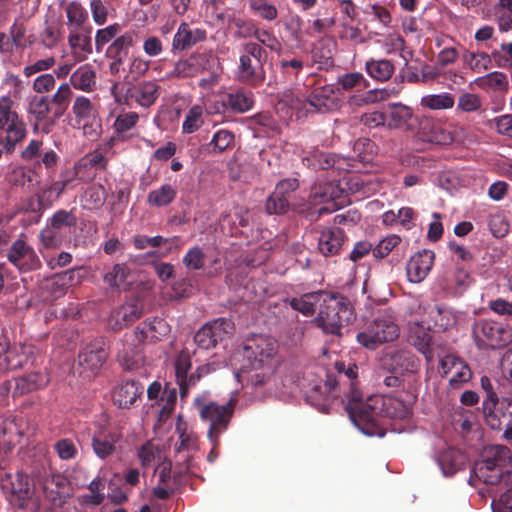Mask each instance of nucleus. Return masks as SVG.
<instances>
[{"label": "nucleus", "instance_id": "obj_59", "mask_svg": "<svg viewBox=\"0 0 512 512\" xmlns=\"http://www.w3.org/2000/svg\"><path fill=\"white\" fill-rule=\"evenodd\" d=\"M482 106V101L479 95L465 92L462 93L457 102V110L462 112L471 113L478 111Z\"/></svg>", "mask_w": 512, "mask_h": 512}, {"label": "nucleus", "instance_id": "obj_11", "mask_svg": "<svg viewBox=\"0 0 512 512\" xmlns=\"http://www.w3.org/2000/svg\"><path fill=\"white\" fill-rule=\"evenodd\" d=\"M312 198L315 205H322L319 208L320 213H331L350 203L342 179L314 188Z\"/></svg>", "mask_w": 512, "mask_h": 512}, {"label": "nucleus", "instance_id": "obj_60", "mask_svg": "<svg viewBox=\"0 0 512 512\" xmlns=\"http://www.w3.org/2000/svg\"><path fill=\"white\" fill-rule=\"evenodd\" d=\"M228 103L232 109L245 112L252 108L253 98L250 93L237 91L229 95Z\"/></svg>", "mask_w": 512, "mask_h": 512}, {"label": "nucleus", "instance_id": "obj_41", "mask_svg": "<svg viewBox=\"0 0 512 512\" xmlns=\"http://www.w3.org/2000/svg\"><path fill=\"white\" fill-rule=\"evenodd\" d=\"M63 9L67 17V25L70 29H79L87 20V11L83 5L74 0L70 2L62 1Z\"/></svg>", "mask_w": 512, "mask_h": 512}, {"label": "nucleus", "instance_id": "obj_56", "mask_svg": "<svg viewBox=\"0 0 512 512\" xmlns=\"http://www.w3.org/2000/svg\"><path fill=\"white\" fill-rule=\"evenodd\" d=\"M89 493L81 497L82 502L87 505L96 506L104 500L105 483L100 478H95L88 486Z\"/></svg>", "mask_w": 512, "mask_h": 512}, {"label": "nucleus", "instance_id": "obj_15", "mask_svg": "<svg viewBox=\"0 0 512 512\" xmlns=\"http://www.w3.org/2000/svg\"><path fill=\"white\" fill-rule=\"evenodd\" d=\"M233 332L234 324L229 319L219 318L199 329L194 336V341L199 348L209 349Z\"/></svg>", "mask_w": 512, "mask_h": 512}, {"label": "nucleus", "instance_id": "obj_58", "mask_svg": "<svg viewBox=\"0 0 512 512\" xmlns=\"http://www.w3.org/2000/svg\"><path fill=\"white\" fill-rule=\"evenodd\" d=\"M447 281L450 288L457 293H461L470 285L471 278L465 269L456 268Z\"/></svg>", "mask_w": 512, "mask_h": 512}, {"label": "nucleus", "instance_id": "obj_55", "mask_svg": "<svg viewBox=\"0 0 512 512\" xmlns=\"http://www.w3.org/2000/svg\"><path fill=\"white\" fill-rule=\"evenodd\" d=\"M251 11L266 21H274L278 17L277 7L268 0H249Z\"/></svg>", "mask_w": 512, "mask_h": 512}, {"label": "nucleus", "instance_id": "obj_38", "mask_svg": "<svg viewBox=\"0 0 512 512\" xmlns=\"http://www.w3.org/2000/svg\"><path fill=\"white\" fill-rule=\"evenodd\" d=\"M68 43L76 61H83L92 52L90 37L78 29H70Z\"/></svg>", "mask_w": 512, "mask_h": 512}, {"label": "nucleus", "instance_id": "obj_26", "mask_svg": "<svg viewBox=\"0 0 512 512\" xmlns=\"http://www.w3.org/2000/svg\"><path fill=\"white\" fill-rule=\"evenodd\" d=\"M147 395L150 400L160 397L159 421H165L174 411L177 402V393L175 389H165L162 391L158 382H153L147 389Z\"/></svg>", "mask_w": 512, "mask_h": 512}, {"label": "nucleus", "instance_id": "obj_49", "mask_svg": "<svg viewBox=\"0 0 512 512\" xmlns=\"http://www.w3.org/2000/svg\"><path fill=\"white\" fill-rule=\"evenodd\" d=\"M134 97L140 106L149 107L158 97V85L154 82L141 83L135 89Z\"/></svg>", "mask_w": 512, "mask_h": 512}, {"label": "nucleus", "instance_id": "obj_13", "mask_svg": "<svg viewBox=\"0 0 512 512\" xmlns=\"http://www.w3.org/2000/svg\"><path fill=\"white\" fill-rule=\"evenodd\" d=\"M333 89L330 86H323L314 90L308 99L290 93L286 95L285 100L294 110L305 109L309 111L325 112L336 107L335 100L332 97Z\"/></svg>", "mask_w": 512, "mask_h": 512}, {"label": "nucleus", "instance_id": "obj_63", "mask_svg": "<svg viewBox=\"0 0 512 512\" xmlns=\"http://www.w3.org/2000/svg\"><path fill=\"white\" fill-rule=\"evenodd\" d=\"M92 446L95 454L101 459L109 457L115 449L113 439L107 436H93Z\"/></svg>", "mask_w": 512, "mask_h": 512}, {"label": "nucleus", "instance_id": "obj_61", "mask_svg": "<svg viewBox=\"0 0 512 512\" xmlns=\"http://www.w3.org/2000/svg\"><path fill=\"white\" fill-rule=\"evenodd\" d=\"M385 99L384 91L369 90L362 94H356L350 97L349 103L351 106L360 107L366 104L376 103Z\"/></svg>", "mask_w": 512, "mask_h": 512}, {"label": "nucleus", "instance_id": "obj_24", "mask_svg": "<svg viewBox=\"0 0 512 512\" xmlns=\"http://www.w3.org/2000/svg\"><path fill=\"white\" fill-rule=\"evenodd\" d=\"M418 137L429 143L448 145L453 141V134L440 122L430 118L423 119L419 124Z\"/></svg>", "mask_w": 512, "mask_h": 512}, {"label": "nucleus", "instance_id": "obj_34", "mask_svg": "<svg viewBox=\"0 0 512 512\" xmlns=\"http://www.w3.org/2000/svg\"><path fill=\"white\" fill-rule=\"evenodd\" d=\"M383 366L393 373H403L413 371L416 368V361L409 352L396 351L384 356Z\"/></svg>", "mask_w": 512, "mask_h": 512}, {"label": "nucleus", "instance_id": "obj_16", "mask_svg": "<svg viewBox=\"0 0 512 512\" xmlns=\"http://www.w3.org/2000/svg\"><path fill=\"white\" fill-rule=\"evenodd\" d=\"M219 61L211 53H194L188 58L175 63L172 75L176 77H190L202 71L213 69Z\"/></svg>", "mask_w": 512, "mask_h": 512}, {"label": "nucleus", "instance_id": "obj_23", "mask_svg": "<svg viewBox=\"0 0 512 512\" xmlns=\"http://www.w3.org/2000/svg\"><path fill=\"white\" fill-rule=\"evenodd\" d=\"M108 356L105 343L96 342L87 346L79 355V366L83 368L80 373H86L87 377L95 372L104 364Z\"/></svg>", "mask_w": 512, "mask_h": 512}, {"label": "nucleus", "instance_id": "obj_21", "mask_svg": "<svg viewBox=\"0 0 512 512\" xmlns=\"http://www.w3.org/2000/svg\"><path fill=\"white\" fill-rule=\"evenodd\" d=\"M191 368V356L188 351H182L175 360V377L180 388L181 396L184 397L188 388L196 383L202 374L211 371L210 366L201 367L198 369V375L195 377L193 374L188 376V371Z\"/></svg>", "mask_w": 512, "mask_h": 512}, {"label": "nucleus", "instance_id": "obj_47", "mask_svg": "<svg viewBox=\"0 0 512 512\" xmlns=\"http://www.w3.org/2000/svg\"><path fill=\"white\" fill-rule=\"evenodd\" d=\"M335 369L340 375L344 376L350 381V394L348 403L352 400L353 394L358 398L362 399L361 392L357 389L355 380L358 376V367L354 363H345L344 361H338L335 363Z\"/></svg>", "mask_w": 512, "mask_h": 512}, {"label": "nucleus", "instance_id": "obj_8", "mask_svg": "<svg viewBox=\"0 0 512 512\" xmlns=\"http://www.w3.org/2000/svg\"><path fill=\"white\" fill-rule=\"evenodd\" d=\"M26 136V124L20 114L16 96H0V137L4 146L11 150Z\"/></svg>", "mask_w": 512, "mask_h": 512}, {"label": "nucleus", "instance_id": "obj_37", "mask_svg": "<svg viewBox=\"0 0 512 512\" xmlns=\"http://www.w3.org/2000/svg\"><path fill=\"white\" fill-rule=\"evenodd\" d=\"M343 240V232L339 228H325L319 237V250L325 256L335 255L339 252Z\"/></svg>", "mask_w": 512, "mask_h": 512}, {"label": "nucleus", "instance_id": "obj_52", "mask_svg": "<svg viewBox=\"0 0 512 512\" xmlns=\"http://www.w3.org/2000/svg\"><path fill=\"white\" fill-rule=\"evenodd\" d=\"M8 181L13 185L22 187H30L38 182L36 172L24 166L13 168L8 175Z\"/></svg>", "mask_w": 512, "mask_h": 512}, {"label": "nucleus", "instance_id": "obj_27", "mask_svg": "<svg viewBox=\"0 0 512 512\" xmlns=\"http://www.w3.org/2000/svg\"><path fill=\"white\" fill-rule=\"evenodd\" d=\"M206 31L204 29H191L187 23H181L172 40V50L184 51L195 44L206 39Z\"/></svg>", "mask_w": 512, "mask_h": 512}, {"label": "nucleus", "instance_id": "obj_5", "mask_svg": "<svg viewBox=\"0 0 512 512\" xmlns=\"http://www.w3.org/2000/svg\"><path fill=\"white\" fill-rule=\"evenodd\" d=\"M425 313L427 316L421 322H415L410 327V338L423 354H426L429 349L432 327L437 330H446L456 322L455 315L448 308L428 305Z\"/></svg>", "mask_w": 512, "mask_h": 512}, {"label": "nucleus", "instance_id": "obj_19", "mask_svg": "<svg viewBox=\"0 0 512 512\" xmlns=\"http://www.w3.org/2000/svg\"><path fill=\"white\" fill-rule=\"evenodd\" d=\"M143 312V304L138 297L130 298L122 306L114 309L107 320L112 330H120L137 320Z\"/></svg>", "mask_w": 512, "mask_h": 512}, {"label": "nucleus", "instance_id": "obj_31", "mask_svg": "<svg viewBox=\"0 0 512 512\" xmlns=\"http://www.w3.org/2000/svg\"><path fill=\"white\" fill-rule=\"evenodd\" d=\"M133 243L137 249H156L148 254L157 258H163L171 251V241L162 236L148 237L146 235H136L133 238Z\"/></svg>", "mask_w": 512, "mask_h": 512}, {"label": "nucleus", "instance_id": "obj_48", "mask_svg": "<svg viewBox=\"0 0 512 512\" xmlns=\"http://www.w3.org/2000/svg\"><path fill=\"white\" fill-rule=\"evenodd\" d=\"M138 457L143 467H149L151 465L156 466L166 458V455L157 444L148 442L141 447L138 452Z\"/></svg>", "mask_w": 512, "mask_h": 512}, {"label": "nucleus", "instance_id": "obj_4", "mask_svg": "<svg viewBox=\"0 0 512 512\" xmlns=\"http://www.w3.org/2000/svg\"><path fill=\"white\" fill-rule=\"evenodd\" d=\"M325 298V304L312 323L325 334L341 336L343 328L354 318L353 308L343 297L329 294Z\"/></svg>", "mask_w": 512, "mask_h": 512}, {"label": "nucleus", "instance_id": "obj_33", "mask_svg": "<svg viewBox=\"0 0 512 512\" xmlns=\"http://www.w3.org/2000/svg\"><path fill=\"white\" fill-rule=\"evenodd\" d=\"M494 412L486 414L487 424L497 429L504 425L507 429L512 430V399H503L496 402Z\"/></svg>", "mask_w": 512, "mask_h": 512}, {"label": "nucleus", "instance_id": "obj_9", "mask_svg": "<svg viewBox=\"0 0 512 512\" xmlns=\"http://www.w3.org/2000/svg\"><path fill=\"white\" fill-rule=\"evenodd\" d=\"M1 489L13 507L38 506L34 481L26 474H6L1 480Z\"/></svg>", "mask_w": 512, "mask_h": 512}, {"label": "nucleus", "instance_id": "obj_29", "mask_svg": "<svg viewBox=\"0 0 512 512\" xmlns=\"http://www.w3.org/2000/svg\"><path fill=\"white\" fill-rule=\"evenodd\" d=\"M325 296H329V293L323 291L307 293L299 298H293L290 301V305L294 310L299 311L303 315L311 316L315 312H320L326 302Z\"/></svg>", "mask_w": 512, "mask_h": 512}, {"label": "nucleus", "instance_id": "obj_30", "mask_svg": "<svg viewBox=\"0 0 512 512\" xmlns=\"http://www.w3.org/2000/svg\"><path fill=\"white\" fill-rule=\"evenodd\" d=\"M104 281L110 287L127 290L135 283L136 273L124 264H116L104 275Z\"/></svg>", "mask_w": 512, "mask_h": 512}, {"label": "nucleus", "instance_id": "obj_36", "mask_svg": "<svg viewBox=\"0 0 512 512\" xmlns=\"http://www.w3.org/2000/svg\"><path fill=\"white\" fill-rule=\"evenodd\" d=\"M176 432L179 436V443L176 444L177 453L181 454L187 452V455H183V458H190L191 452L197 450V437L191 431L186 422L183 421L181 415L177 418Z\"/></svg>", "mask_w": 512, "mask_h": 512}, {"label": "nucleus", "instance_id": "obj_46", "mask_svg": "<svg viewBox=\"0 0 512 512\" xmlns=\"http://www.w3.org/2000/svg\"><path fill=\"white\" fill-rule=\"evenodd\" d=\"M454 97L447 92L440 94H429L421 98V106L430 110H446L454 106Z\"/></svg>", "mask_w": 512, "mask_h": 512}, {"label": "nucleus", "instance_id": "obj_12", "mask_svg": "<svg viewBox=\"0 0 512 512\" xmlns=\"http://www.w3.org/2000/svg\"><path fill=\"white\" fill-rule=\"evenodd\" d=\"M72 111L75 115L76 125L82 129L83 134L91 140L98 138L101 132V121L96 107L86 97H77Z\"/></svg>", "mask_w": 512, "mask_h": 512}, {"label": "nucleus", "instance_id": "obj_43", "mask_svg": "<svg viewBox=\"0 0 512 512\" xmlns=\"http://www.w3.org/2000/svg\"><path fill=\"white\" fill-rule=\"evenodd\" d=\"M473 83L478 88L486 91H501L505 90L508 86L507 76L499 71H493L477 77Z\"/></svg>", "mask_w": 512, "mask_h": 512}, {"label": "nucleus", "instance_id": "obj_6", "mask_svg": "<svg viewBox=\"0 0 512 512\" xmlns=\"http://www.w3.org/2000/svg\"><path fill=\"white\" fill-rule=\"evenodd\" d=\"M203 393L194 399V407L202 421L209 424L208 438L215 446L219 435L224 432L233 414L234 399L231 398L224 404H218Z\"/></svg>", "mask_w": 512, "mask_h": 512}, {"label": "nucleus", "instance_id": "obj_10", "mask_svg": "<svg viewBox=\"0 0 512 512\" xmlns=\"http://www.w3.org/2000/svg\"><path fill=\"white\" fill-rule=\"evenodd\" d=\"M473 336L481 349L501 348L512 342V328L498 323L479 321L474 325Z\"/></svg>", "mask_w": 512, "mask_h": 512}, {"label": "nucleus", "instance_id": "obj_32", "mask_svg": "<svg viewBox=\"0 0 512 512\" xmlns=\"http://www.w3.org/2000/svg\"><path fill=\"white\" fill-rule=\"evenodd\" d=\"M463 67L473 73L481 74L492 66L491 54L484 51H471L463 49L461 52Z\"/></svg>", "mask_w": 512, "mask_h": 512}, {"label": "nucleus", "instance_id": "obj_22", "mask_svg": "<svg viewBox=\"0 0 512 512\" xmlns=\"http://www.w3.org/2000/svg\"><path fill=\"white\" fill-rule=\"evenodd\" d=\"M82 277L80 270L70 269L45 279L41 287L46 290L51 297L58 298L63 295L68 288L79 284Z\"/></svg>", "mask_w": 512, "mask_h": 512}, {"label": "nucleus", "instance_id": "obj_25", "mask_svg": "<svg viewBox=\"0 0 512 512\" xmlns=\"http://www.w3.org/2000/svg\"><path fill=\"white\" fill-rule=\"evenodd\" d=\"M434 262V253L431 250H422L414 254L408 261L406 273L412 283L422 282L429 274Z\"/></svg>", "mask_w": 512, "mask_h": 512}, {"label": "nucleus", "instance_id": "obj_50", "mask_svg": "<svg viewBox=\"0 0 512 512\" xmlns=\"http://www.w3.org/2000/svg\"><path fill=\"white\" fill-rule=\"evenodd\" d=\"M71 82L76 89L90 91L95 85V73L91 67L83 65L72 74Z\"/></svg>", "mask_w": 512, "mask_h": 512}, {"label": "nucleus", "instance_id": "obj_51", "mask_svg": "<svg viewBox=\"0 0 512 512\" xmlns=\"http://www.w3.org/2000/svg\"><path fill=\"white\" fill-rule=\"evenodd\" d=\"M204 124V109L200 105L192 106L185 115L182 132L191 134L196 132Z\"/></svg>", "mask_w": 512, "mask_h": 512}, {"label": "nucleus", "instance_id": "obj_45", "mask_svg": "<svg viewBox=\"0 0 512 512\" xmlns=\"http://www.w3.org/2000/svg\"><path fill=\"white\" fill-rule=\"evenodd\" d=\"M49 379L44 373H31L16 379V390L23 394L44 387Z\"/></svg>", "mask_w": 512, "mask_h": 512}, {"label": "nucleus", "instance_id": "obj_7", "mask_svg": "<svg viewBox=\"0 0 512 512\" xmlns=\"http://www.w3.org/2000/svg\"><path fill=\"white\" fill-rule=\"evenodd\" d=\"M399 333V326L392 313L382 311L364 324L356 339L362 347L374 350L384 343L396 340Z\"/></svg>", "mask_w": 512, "mask_h": 512}, {"label": "nucleus", "instance_id": "obj_18", "mask_svg": "<svg viewBox=\"0 0 512 512\" xmlns=\"http://www.w3.org/2000/svg\"><path fill=\"white\" fill-rule=\"evenodd\" d=\"M262 48L256 43H247L240 56L239 76L242 80L255 83L261 80L260 60Z\"/></svg>", "mask_w": 512, "mask_h": 512}, {"label": "nucleus", "instance_id": "obj_3", "mask_svg": "<svg viewBox=\"0 0 512 512\" xmlns=\"http://www.w3.org/2000/svg\"><path fill=\"white\" fill-rule=\"evenodd\" d=\"M374 148V143L369 139H359L354 146V150L358 152L357 159L332 156L314 149L302 157V162L307 167L313 169H327L332 167L339 171L360 173L362 166L372 161Z\"/></svg>", "mask_w": 512, "mask_h": 512}, {"label": "nucleus", "instance_id": "obj_57", "mask_svg": "<svg viewBox=\"0 0 512 512\" xmlns=\"http://www.w3.org/2000/svg\"><path fill=\"white\" fill-rule=\"evenodd\" d=\"M234 134L227 129L218 130L212 137L209 147L213 152H222L232 146Z\"/></svg>", "mask_w": 512, "mask_h": 512}, {"label": "nucleus", "instance_id": "obj_1", "mask_svg": "<svg viewBox=\"0 0 512 512\" xmlns=\"http://www.w3.org/2000/svg\"><path fill=\"white\" fill-rule=\"evenodd\" d=\"M414 397L371 395L364 401L354 394L346 410L353 424L367 436H384L378 425L379 416L404 419L410 415Z\"/></svg>", "mask_w": 512, "mask_h": 512}, {"label": "nucleus", "instance_id": "obj_20", "mask_svg": "<svg viewBox=\"0 0 512 512\" xmlns=\"http://www.w3.org/2000/svg\"><path fill=\"white\" fill-rule=\"evenodd\" d=\"M8 259L20 271L26 272L40 267V259L34 249L21 239L11 246Z\"/></svg>", "mask_w": 512, "mask_h": 512}, {"label": "nucleus", "instance_id": "obj_64", "mask_svg": "<svg viewBox=\"0 0 512 512\" xmlns=\"http://www.w3.org/2000/svg\"><path fill=\"white\" fill-rule=\"evenodd\" d=\"M471 376L470 368L462 361L460 364H456V369L451 372L447 379L452 388H458L462 383L469 381Z\"/></svg>", "mask_w": 512, "mask_h": 512}, {"label": "nucleus", "instance_id": "obj_62", "mask_svg": "<svg viewBox=\"0 0 512 512\" xmlns=\"http://www.w3.org/2000/svg\"><path fill=\"white\" fill-rule=\"evenodd\" d=\"M491 57L498 67L508 68L512 63V42L501 43L499 49L491 52Z\"/></svg>", "mask_w": 512, "mask_h": 512}, {"label": "nucleus", "instance_id": "obj_17", "mask_svg": "<svg viewBox=\"0 0 512 512\" xmlns=\"http://www.w3.org/2000/svg\"><path fill=\"white\" fill-rule=\"evenodd\" d=\"M491 452L494 458L487 457L477 462L474 467V474L484 483L495 484L501 479L500 461L507 455L508 450L503 446H496L491 449Z\"/></svg>", "mask_w": 512, "mask_h": 512}, {"label": "nucleus", "instance_id": "obj_42", "mask_svg": "<svg viewBox=\"0 0 512 512\" xmlns=\"http://www.w3.org/2000/svg\"><path fill=\"white\" fill-rule=\"evenodd\" d=\"M176 195V188L171 184L165 183L148 193L147 203L153 207L167 206L174 201Z\"/></svg>", "mask_w": 512, "mask_h": 512}, {"label": "nucleus", "instance_id": "obj_54", "mask_svg": "<svg viewBox=\"0 0 512 512\" xmlns=\"http://www.w3.org/2000/svg\"><path fill=\"white\" fill-rule=\"evenodd\" d=\"M106 200V192L102 185L94 184L90 186L82 196V203L89 209L101 207Z\"/></svg>", "mask_w": 512, "mask_h": 512}, {"label": "nucleus", "instance_id": "obj_39", "mask_svg": "<svg viewBox=\"0 0 512 512\" xmlns=\"http://www.w3.org/2000/svg\"><path fill=\"white\" fill-rule=\"evenodd\" d=\"M465 461V456L455 449H448L443 452L438 459L439 466L444 476H452L455 474L458 470L462 469Z\"/></svg>", "mask_w": 512, "mask_h": 512}, {"label": "nucleus", "instance_id": "obj_14", "mask_svg": "<svg viewBox=\"0 0 512 512\" xmlns=\"http://www.w3.org/2000/svg\"><path fill=\"white\" fill-rule=\"evenodd\" d=\"M34 348L31 345L10 346L4 336H0V370L10 371L23 367L30 360Z\"/></svg>", "mask_w": 512, "mask_h": 512}, {"label": "nucleus", "instance_id": "obj_28", "mask_svg": "<svg viewBox=\"0 0 512 512\" xmlns=\"http://www.w3.org/2000/svg\"><path fill=\"white\" fill-rule=\"evenodd\" d=\"M144 387L136 381H126L116 386L113 391V402L119 408H130L143 394Z\"/></svg>", "mask_w": 512, "mask_h": 512}, {"label": "nucleus", "instance_id": "obj_44", "mask_svg": "<svg viewBox=\"0 0 512 512\" xmlns=\"http://www.w3.org/2000/svg\"><path fill=\"white\" fill-rule=\"evenodd\" d=\"M493 11L499 31H512V0H498Z\"/></svg>", "mask_w": 512, "mask_h": 512}, {"label": "nucleus", "instance_id": "obj_40", "mask_svg": "<svg viewBox=\"0 0 512 512\" xmlns=\"http://www.w3.org/2000/svg\"><path fill=\"white\" fill-rule=\"evenodd\" d=\"M86 166V162H80L73 169L66 170L62 173L61 179L52 183L45 193L58 198L66 188L74 187L72 185L73 181L79 176L81 169Z\"/></svg>", "mask_w": 512, "mask_h": 512}, {"label": "nucleus", "instance_id": "obj_2", "mask_svg": "<svg viewBox=\"0 0 512 512\" xmlns=\"http://www.w3.org/2000/svg\"><path fill=\"white\" fill-rule=\"evenodd\" d=\"M276 351L277 343L271 337L259 335L247 340L243 348V363L240 370L235 373L236 379L239 382L246 380L254 385L264 383V373H256L251 376H246V373L268 366Z\"/></svg>", "mask_w": 512, "mask_h": 512}, {"label": "nucleus", "instance_id": "obj_35", "mask_svg": "<svg viewBox=\"0 0 512 512\" xmlns=\"http://www.w3.org/2000/svg\"><path fill=\"white\" fill-rule=\"evenodd\" d=\"M414 112L411 107L402 103H391L388 105L386 126L389 129H400L406 127L413 118Z\"/></svg>", "mask_w": 512, "mask_h": 512}, {"label": "nucleus", "instance_id": "obj_53", "mask_svg": "<svg viewBox=\"0 0 512 512\" xmlns=\"http://www.w3.org/2000/svg\"><path fill=\"white\" fill-rule=\"evenodd\" d=\"M366 71L372 78L386 81L392 76L394 67L388 60H371L366 63Z\"/></svg>", "mask_w": 512, "mask_h": 512}]
</instances>
